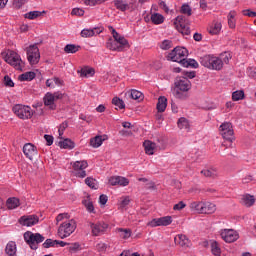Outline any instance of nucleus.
I'll return each instance as SVG.
<instances>
[{"label":"nucleus","mask_w":256,"mask_h":256,"mask_svg":"<svg viewBox=\"0 0 256 256\" xmlns=\"http://www.w3.org/2000/svg\"><path fill=\"white\" fill-rule=\"evenodd\" d=\"M231 61V54L224 52L219 56L209 54L200 58V64L202 67L209 69L210 71H221L223 66Z\"/></svg>","instance_id":"nucleus-1"},{"label":"nucleus","mask_w":256,"mask_h":256,"mask_svg":"<svg viewBox=\"0 0 256 256\" xmlns=\"http://www.w3.org/2000/svg\"><path fill=\"white\" fill-rule=\"evenodd\" d=\"M173 95L176 99H187V93L191 91V81L187 78H180L175 81Z\"/></svg>","instance_id":"nucleus-2"},{"label":"nucleus","mask_w":256,"mask_h":256,"mask_svg":"<svg viewBox=\"0 0 256 256\" xmlns=\"http://www.w3.org/2000/svg\"><path fill=\"white\" fill-rule=\"evenodd\" d=\"M1 55L2 59H4V61L8 63V65H11V67H14V69H16L17 71H23L25 63L21 59V55H19L17 52L13 50H8L6 52H2Z\"/></svg>","instance_id":"nucleus-3"},{"label":"nucleus","mask_w":256,"mask_h":256,"mask_svg":"<svg viewBox=\"0 0 256 256\" xmlns=\"http://www.w3.org/2000/svg\"><path fill=\"white\" fill-rule=\"evenodd\" d=\"M75 229H77V222L74 219L67 220L58 227V237L67 239V237H71L75 233Z\"/></svg>","instance_id":"nucleus-4"},{"label":"nucleus","mask_w":256,"mask_h":256,"mask_svg":"<svg viewBox=\"0 0 256 256\" xmlns=\"http://www.w3.org/2000/svg\"><path fill=\"white\" fill-rule=\"evenodd\" d=\"M27 55V61L30 65H37L41 61V52L37 44H30L24 48Z\"/></svg>","instance_id":"nucleus-5"},{"label":"nucleus","mask_w":256,"mask_h":256,"mask_svg":"<svg viewBox=\"0 0 256 256\" xmlns=\"http://www.w3.org/2000/svg\"><path fill=\"white\" fill-rule=\"evenodd\" d=\"M219 133L225 141H229L230 147L233 145V141H235V131L233 130V124L230 122H224L219 127Z\"/></svg>","instance_id":"nucleus-6"},{"label":"nucleus","mask_w":256,"mask_h":256,"mask_svg":"<svg viewBox=\"0 0 256 256\" xmlns=\"http://www.w3.org/2000/svg\"><path fill=\"white\" fill-rule=\"evenodd\" d=\"M24 241L29 244V247L33 250L38 248L39 243L45 241V237L40 233H33L31 231L24 233Z\"/></svg>","instance_id":"nucleus-7"},{"label":"nucleus","mask_w":256,"mask_h":256,"mask_svg":"<svg viewBox=\"0 0 256 256\" xmlns=\"http://www.w3.org/2000/svg\"><path fill=\"white\" fill-rule=\"evenodd\" d=\"M71 166L75 177H78L79 179H85V177H87V171H85V169L89 167L87 160L71 162Z\"/></svg>","instance_id":"nucleus-8"},{"label":"nucleus","mask_w":256,"mask_h":256,"mask_svg":"<svg viewBox=\"0 0 256 256\" xmlns=\"http://www.w3.org/2000/svg\"><path fill=\"white\" fill-rule=\"evenodd\" d=\"M12 111L19 119H31L33 117V109L27 105L16 104L13 106Z\"/></svg>","instance_id":"nucleus-9"},{"label":"nucleus","mask_w":256,"mask_h":256,"mask_svg":"<svg viewBox=\"0 0 256 256\" xmlns=\"http://www.w3.org/2000/svg\"><path fill=\"white\" fill-rule=\"evenodd\" d=\"M187 57V50L183 47H176L168 54V60L174 61V63H181L185 61Z\"/></svg>","instance_id":"nucleus-10"},{"label":"nucleus","mask_w":256,"mask_h":256,"mask_svg":"<svg viewBox=\"0 0 256 256\" xmlns=\"http://www.w3.org/2000/svg\"><path fill=\"white\" fill-rule=\"evenodd\" d=\"M63 95L64 94L61 92H47L43 98L45 107H49L52 111L57 109L55 101H59V99H62Z\"/></svg>","instance_id":"nucleus-11"},{"label":"nucleus","mask_w":256,"mask_h":256,"mask_svg":"<svg viewBox=\"0 0 256 256\" xmlns=\"http://www.w3.org/2000/svg\"><path fill=\"white\" fill-rule=\"evenodd\" d=\"M174 26L181 33L182 35H189L191 33V30L189 29V26L187 25V18L185 16L180 15L174 20Z\"/></svg>","instance_id":"nucleus-12"},{"label":"nucleus","mask_w":256,"mask_h":256,"mask_svg":"<svg viewBox=\"0 0 256 256\" xmlns=\"http://www.w3.org/2000/svg\"><path fill=\"white\" fill-rule=\"evenodd\" d=\"M173 223V217L164 216L160 218H154L147 223V227H169Z\"/></svg>","instance_id":"nucleus-13"},{"label":"nucleus","mask_w":256,"mask_h":256,"mask_svg":"<svg viewBox=\"0 0 256 256\" xmlns=\"http://www.w3.org/2000/svg\"><path fill=\"white\" fill-rule=\"evenodd\" d=\"M23 153L26 159H29V161H33L34 159H37V157H39V150L37 149V146H35L33 143L24 144Z\"/></svg>","instance_id":"nucleus-14"},{"label":"nucleus","mask_w":256,"mask_h":256,"mask_svg":"<svg viewBox=\"0 0 256 256\" xmlns=\"http://www.w3.org/2000/svg\"><path fill=\"white\" fill-rule=\"evenodd\" d=\"M220 237L225 243H235L239 239V232L233 229H223L220 231Z\"/></svg>","instance_id":"nucleus-15"},{"label":"nucleus","mask_w":256,"mask_h":256,"mask_svg":"<svg viewBox=\"0 0 256 256\" xmlns=\"http://www.w3.org/2000/svg\"><path fill=\"white\" fill-rule=\"evenodd\" d=\"M20 225L23 227H33V225H37L39 223V217L35 215L22 216L19 219Z\"/></svg>","instance_id":"nucleus-16"},{"label":"nucleus","mask_w":256,"mask_h":256,"mask_svg":"<svg viewBox=\"0 0 256 256\" xmlns=\"http://www.w3.org/2000/svg\"><path fill=\"white\" fill-rule=\"evenodd\" d=\"M110 29H111L113 39H115L116 43H118L122 51L123 49H125V47H129V41H127V39H125L124 36H121L119 33H117L115 28L110 27Z\"/></svg>","instance_id":"nucleus-17"},{"label":"nucleus","mask_w":256,"mask_h":256,"mask_svg":"<svg viewBox=\"0 0 256 256\" xmlns=\"http://www.w3.org/2000/svg\"><path fill=\"white\" fill-rule=\"evenodd\" d=\"M108 182L113 186H119V187H127L129 185V180L126 177L123 176H111L108 180Z\"/></svg>","instance_id":"nucleus-18"},{"label":"nucleus","mask_w":256,"mask_h":256,"mask_svg":"<svg viewBox=\"0 0 256 256\" xmlns=\"http://www.w3.org/2000/svg\"><path fill=\"white\" fill-rule=\"evenodd\" d=\"M223 29V24L219 21H213L207 27V31L210 35H220Z\"/></svg>","instance_id":"nucleus-19"},{"label":"nucleus","mask_w":256,"mask_h":256,"mask_svg":"<svg viewBox=\"0 0 256 256\" xmlns=\"http://www.w3.org/2000/svg\"><path fill=\"white\" fill-rule=\"evenodd\" d=\"M107 227H108L107 224L101 223V222L90 223V228H91L92 234L95 236L99 235L100 233H103V231H105L107 229Z\"/></svg>","instance_id":"nucleus-20"},{"label":"nucleus","mask_w":256,"mask_h":256,"mask_svg":"<svg viewBox=\"0 0 256 256\" xmlns=\"http://www.w3.org/2000/svg\"><path fill=\"white\" fill-rule=\"evenodd\" d=\"M255 196L251 194H244L241 196L240 203L244 207H253L255 205Z\"/></svg>","instance_id":"nucleus-21"},{"label":"nucleus","mask_w":256,"mask_h":256,"mask_svg":"<svg viewBox=\"0 0 256 256\" xmlns=\"http://www.w3.org/2000/svg\"><path fill=\"white\" fill-rule=\"evenodd\" d=\"M143 147L146 155H155V151H157V144L151 140H145Z\"/></svg>","instance_id":"nucleus-22"},{"label":"nucleus","mask_w":256,"mask_h":256,"mask_svg":"<svg viewBox=\"0 0 256 256\" xmlns=\"http://www.w3.org/2000/svg\"><path fill=\"white\" fill-rule=\"evenodd\" d=\"M217 211V205L213 202L209 201H203V209L202 213L205 215H212V213H215Z\"/></svg>","instance_id":"nucleus-23"},{"label":"nucleus","mask_w":256,"mask_h":256,"mask_svg":"<svg viewBox=\"0 0 256 256\" xmlns=\"http://www.w3.org/2000/svg\"><path fill=\"white\" fill-rule=\"evenodd\" d=\"M174 241L176 245H179L180 247H190L191 246V240L187 238L184 234H179L174 238Z\"/></svg>","instance_id":"nucleus-24"},{"label":"nucleus","mask_w":256,"mask_h":256,"mask_svg":"<svg viewBox=\"0 0 256 256\" xmlns=\"http://www.w3.org/2000/svg\"><path fill=\"white\" fill-rule=\"evenodd\" d=\"M237 11H230L227 16L228 26L230 29H235L237 27Z\"/></svg>","instance_id":"nucleus-25"},{"label":"nucleus","mask_w":256,"mask_h":256,"mask_svg":"<svg viewBox=\"0 0 256 256\" xmlns=\"http://www.w3.org/2000/svg\"><path fill=\"white\" fill-rule=\"evenodd\" d=\"M5 253L8 256H17V244L13 241L7 243Z\"/></svg>","instance_id":"nucleus-26"},{"label":"nucleus","mask_w":256,"mask_h":256,"mask_svg":"<svg viewBox=\"0 0 256 256\" xmlns=\"http://www.w3.org/2000/svg\"><path fill=\"white\" fill-rule=\"evenodd\" d=\"M106 47L110 51H118V52L123 51L121 49V46L119 45V43L115 39H113V38H109L108 39V41L106 42Z\"/></svg>","instance_id":"nucleus-27"},{"label":"nucleus","mask_w":256,"mask_h":256,"mask_svg":"<svg viewBox=\"0 0 256 256\" xmlns=\"http://www.w3.org/2000/svg\"><path fill=\"white\" fill-rule=\"evenodd\" d=\"M150 21H152L154 25H161L165 22V17L160 13L153 12L151 13Z\"/></svg>","instance_id":"nucleus-28"},{"label":"nucleus","mask_w":256,"mask_h":256,"mask_svg":"<svg viewBox=\"0 0 256 256\" xmlns=\"http://www.w3.org/2000/svg\"><path fill=\"white\" fill-rule=\"evenodd\" d=\"M107 139V136H96L90 140L91 147H94V149H97L103 145V141Z\"/></svg>","instance_id":"nucleus-29"},{"label":"nucleus","mask_w":256,"mask_h":256,"mask_svg":"<svg viewBox=\"0 0 256 256\" xmlns=\"http://www.w3.org/2000/svg\"><path fill=\"white\" fill-rule=\"evenodd\" d=\"M60 149H75V142L66 138L58 143Z\"/></svg>","instance_id":"nucleus-30"},{"label":"nucleus","mask_w":256,"mask_h":256,"mask_svg":"<svg viewBox=\"0 0 256 256\" xmlns=\"http://www.w3.org/2000/svg\"><path fill=\"white\" fill-rule=\"evenodd\" d=\"M165 109H167V97L160 96L158 98L157 111L159 113H165Z\"/></svg>","instance_id":"nucleus-31"},{"label":"nucleus","mask_w":256,"mask_h":256,"mask_svg":"<svg viewBox=\"0 0 256 256\" xmlns=\"http://www.w3.org/2000/svg\"><path fill=\"white\" fill-rule=\"evenodd\" d=\"M113 3L118 11L125 12L129 9V3H127L125 0H114Z\"/></svg>","instance_id":"nucleus-32"},{"label":"nucleus","mask_w":256,"mask_h":256,"mask_svg":"<svg viewBox=\"0 0 256 256\" xmlns=\"http://www.w3.org/2000/svg\"><path fill=\"white\" fill-rule=\"evenodd\" d=\"M127 95L130 99H134L135 101H143V93L141 91L132 89L127 92Z\"/></svg>","instance_id":"nucleus-33"},{"label":"nucleus","mask_w":256,"mask_h":256,"mask_svg":"<svg viewBox=\"0 0 256 256\" xmlns=\"http://www.w3.org/2000/svg\"><path fill=\"white\" fill-rule=\"evenodd\" d=\"M21 205V202L18 198L12 197L8 198L6 201L7 209H17Z\"/></svg>","instance_id":"nucleus-34"},{"label":"nucleus","mask_w":256,"mask_h":256,"mask_svg":"<svg viewBox=\"0 0 256 256\" xmlns=\"http://www.w3.org/2000/svg\"><path fill=\"white\" fill-rule=\"evenodd\" d=\"M82 204L84 205L88 213H95V206L93 205V201L89 196L82 201Z\"/></svg>","instance_id":"nucleus-35"},{"label":"nucleus","mask_w":256,"mask_h":256,"mask_svg":"<svg viewBox=\"0 0 256 256\" xmlns=\"http://www.w3.org/2000/svg\"><path fill=\"white\" fill-rule=\"evenodd\" d=\"M210 249H211L212 255L221 256V246H219V243H217V241L215 240L210 241Z\"/></svg>","instance_id":"nucleus-36"},{"label":"nucleus","mask_w":256,"mask_h":256,"mask_svg":"<svg viewBox=\"0 0 256 256\" xmlns=\"http://www.w3.org/2000/svg\"><path fill=\"white\" fill-rule=\"evenodd\" d=\"M78 73H80V77H93L95 69L85 66Z\"/></svg>","instance_id":"nucleus-37"},{"label":"nucleus","mask_w":256,"mask_h":256,"mask_svg":"<svg viewBox=\"0 0 256 256\" xmlns=\"http://www.w3.org/2000/svg\"><path fill=\"white\" fill-rule=\"evenodd\" d=\"M190 209L196 213H203V201H194L190 203Z\"/></svg>","instance_id":"nucleus-38"},{"label":"nucleus","mask_w":256,"mask_h":256,"mask_svg":"<svg viewBox=\"0 0 256 256\" xmlns=\"http://www.w3.org/2000/svg\"><path fill=\"white\" fill-rule=\"evenodd\" d=\"M37 77V74L35 72L30 71V72H25L19 76V81H33Z\"/></svg>","instance_id":"nucleus-39"},{"label":"nucleus","mask_w":256,"mask_h":256,"mask_svg":"<svg viewBox=\"0 0 256 256\" xmlns=\"http://www.w3.org/2000/svg\"><path fill=\"white\" fill-rule=\"evenodd\" d=\"M43 13H45V11H30V12H27L26 14H24V17L25 19H30V20H33V19H38V17H41V15H43Z\"/></svg>","instance_id":"nucleus-40"},{"label":"nucleus","mask_w":256,"mask_h":256,"mask_svg":"<svg viewBox=\"0 0 256 256\" xmlns=\"http://www.w3.org/2000/svg\"><path fill=\"white\" fill-rule=\"evenodd\" d=\"M183 67H192V69H198L199 63L195 59H185L182 62Z\"/></svg>","instance_id":"nucleus-41"},{"label":"nucleus","mask_w":256,"mask_h":256,"mask_svg":"<svg viewBox=\"0 0 256 256\" xmlns=\"http://www.w3.org/2000/svg\"><path fill=\"white\" fill-rule=\"evenodd\" d=\"M245 99V91L236 90L232 92V101H243Z\"/></svg>","instance_id":"nucleus-42"},{"label":"nucleus","mask_w":256,"mask_h":256,"mask_svg":"<svg viewBox=\"0 0 256 256\" xmlns=\"http://www.w3.org/2000/svg\"><path fill=\"white\" fill-rule=\"evenodd\" d=\"M79 49H81V46L79 45H75V44H67L64 47V51L68 54H73V53H77V51H79Z\"/></svg>","instance_id":"nucleus-43"},{"label":"nucleus","mask_w":256,"mask_h":256,"mask_svg":"<svg viewBox=\"0 0 256 256\" xmlns=\"http://www.w3.org/2000/svg\"><path fill=\"white\" fill-rule=\"evenodd\" d=\"M81 37L89 38L94 37V35H97V28L94 29H83L80 33Z\"/></svg>","instance_id":"nucleus-44"},{"label":"nucleus","mask_w":256,"mask_h":256,"mask_svg":"<svg viewBox=\"0 0 256 256\" xmlns=\"http://www.w3.org/2000/svg\"><path fill=\"white\" fill-rule=\"evenodd\" d=\"M129 203H131V198L129 196H122L119 199V208L120 209H125V207L129 206Z\"/></svg>","instance_id":"nucleus-45"},{"label":"nucleus","mask_w":256,"mask_h":256,"mask_svg":"<svg viewBox=\"0 0 256 256\" xmlns=\"http://www.w3.org/2000/svg\"><path fill=\"white\" fill-rule=\"evenodd\" d=\"M85 183L90 189H99V185L97 184V180L92 177H87L85 179Z\"/></svg>","instance_id":"nucleus-46"},{"label":"nucleus","mask_w":256,"mask_h":256,"mask_svg":"<svg viewBox=\"0 0 256 256\" xmlns=\"http://www.w3.org/2000/svg\"><path fill=\"white\" fill-rule=\"evenodd\" d=\"M201 173L202 175H204V177H215V175H217V169L215 168L203 169Z\"/></svg>","instance_id":"nucleus-47"},{"label":"nucleus","mask_w":256,"mask_h":256,"mask_svg":"<svg viewBox=\"0 0 256 256\" xmlns=\"http://www.w3.org/2000/svg\"><path fill=\"white\" fill-rule=\"evenodd\" d=\"M112 104L115 105V107H118V109H125V102L119 97H114L112 99Z\"/></svg>","instance_id":"nucleus-48"},{"label":"nucleus","mask_w":256,"mask_h":256,"mask_svg":"<svg viewBox=\"0 0 256 256\" xmlns=\"http://www.w3.org/2000/svg\"><path fill=\"white\" fill-rule=\"evenodd\" d=\"M178 127L179 129H189V120H187L186 118H180L178 120Z\"/></svg>","instance_id":"nucleus-49"},{"label":"nucleus","mask_w":256,"mask_h":256,"mask_svg":"<svg viewBox=\"0 0 256 256\" xmlns=\"http://www.w3.org/2000/svg\"><path fill=\"white\" fill-rule=\"evenodd\" d=\"M68 251H70V253H77V251H79V249H81V245L77 242L72 243V244H68Z\"/></svg>","instance_id":"nucleus-50"},{"label":"nucleus","mask_w":256,"mask_h":256,"mask_svg":"<svg viewBox=\"0 0 256 256\" xmlns=\"http://www.w3.org/2000/svg\"><path fill=\"white\" fill-rule=\"evenodd\" d=\"M3 83L5 87H15V82H13V79L9 75L4 76Z\"/></svg>","instance_id":"nucleus-51"},{"label":"nucleus","mask_w":256,"mask_h":256,"mask_svg":"<svg viewBox=\"0 0 256 256\" xmlns=\"http://www.w3.org/2000/svg\"><path fill=\"white\" fill-rule=\"evenodd\" d=\"M119 231L122 239H129V237H131V231L129 229L120 228Z\"/></svg>","instance_id":"nucleus-52"},{"label":"nucleus","mask_w":256,"mask_h":256,"mask_svg":"<svg viewBox=\"0 0 256 256\" xmlns=\"http://www.w3.org/2000/svg\"><path fill=\"white\" fill-rule=\"evenodd\" d=\"M181 13H183V15H187L188 17H190L192 13L191 6H189L188 4L182 5Z\"/></svg>","instance_id":"nucleus-53"},{"label":"nucleus","mask_w":256,"mask_h":256,"mask_svg":"<svg viewBox=\"0 0 256 256\" xmlns=\"http://www.w3.org/2000/svg\"><path fill=\"white\" fill-rule=\"evenodd\" d=\"M67 127H68L67 122H63L62 124H60L58 128V134L60 139H63V134L65 133V129H67Z\"/></svg>","instance_id":"nucleus-54"},{"label":"nucleus","mask_w":256,"mask_h":256,"mask_svg":"<svg viewBox=\"0 0 256 256\" xmlns=\"http://www.w3.org/2000/svg\"><path fill=\"white\" fill-rule=\"evenodd\" d=\"M55 245H57V240H53V239H47L43 243V247L45 249H49V247H55Z\"/></svg>","instance_id":"nucleus-55"},{"label":"nucleus","mask_w":256,"mask_h":256,"mask_svg":"<svg viewBox=\"0 0 256 256\" xmlns=\"http://www.w3.org/2000/svg\"><path fill=\"white\" fill-rule=\"evenodd\" d=\"M84 5L87 7H95L97 5H101L99 0H83Z\"/></svg>","instance_id":"nucleus-56"},{"label":"nucleus","mask_w":256,"mask_h":256,"mask_svg":"<svg viewBox=\"0 0 256 256\" xmlns=\"http://www.w3.org/2000/svg\"><path fill=\"white\" fill-rule=\"evenodd\" d=\"M185 207H187V204H185V202H183V201H180L173 206V210L174 211H183V209H185Z\"/></svg>","instance_id":"nucleus-57"},{"label":"nucleus","mask_w":256,"mask_h":256,"mask_svg":"<svg viewBox=\"0 0 256 256\" xmlns=\"http://www.w3.org/2000/svg\"><path fill=\"white\" fill-rule=\"evenodd\" d=\"M71 15H77L78 17H83L85 15V10L81 8H74L71 12Z\"/></svg>","instance_id":"nucleus-58"},{"label":"nucleus","mask_w":256,"mask_h":256,"mask_svg":"<svg viewBox=\"0 0 256 256\" xmlns=\"http://www.w3.org/2000/svg\"><path fill=\"white\" fill-rule=\"evenodd\" d=\"M108 201H109V197H107V195H104V194L100 195L99 204L101 205V207H105Z\"/></svg>","instance_id":"nucleus-59"},{"label":"nucleus","mask_w":256,"mask_h":256,"mask_svg":"<svg viewBox=\"0 0 256 256\" xmlns=\"http://www.w3.org/2000/svg\"><path fill=\"white\" fill-rule=\"evenodd\" d=\"M65 219H69L68 213H61L56 217L57 223H61V221H65Z\"/></svg>","instance_id":"nucleus-60"},{"label":"nucleus","mask_w":256,"mask_h":256,"mask_svg":"<svg viewBox=\"0 0 256 256\" xmlns=\"http://www.w3.org/2000/svg\"><path fill=\"white\" fill-rule=\"evenodd\" d=\"M172 45L173 44L170 40H164L161 44V49H164V50L171 49Z\"/></svg>","instance_id":"nucleus-61"},{"label":"nucleus","mask_w":256,"mask_h":256,"mask_svg":"<svg viewBox=\"0 0 256 256\" xmlns=\"http://www.w3.org/2000/svg\"><path fill=\"white\" fill-rule=\"evenodd\" d=\"M182 73L185 79H195V71H191V72L184 71Z\"/></svg>","instance_id":"nucleus-62"},{"label":"nucleus","mask_w":256,"mask_h":256,"mask_svg":"<svg viewBox=\"0 0 256 256\" xmlns=\"http://www.w3.org/2000/svg\"><path fill=\"white\" fill-rule=\"evenodd\" d=\"M242 13L245 17H256V12L251 11L249 9L248 10H243Z\"/></svg>","instance_id":"nucleus-63"},{"label":"nucleus","mask_w":256,"mask_h":256,"mask_svg":"<svg viewBox=\"0 0 256 256\" xmlns=\"http://www.w3.org/2000/svg\"><path fill=\"white\" fill-rule=\"evenodd\" d=\"M44 139H45L46 145H48V147H50V145H53V136L45 134Z\"/></svg>","instance_id":"nucleus-64"}]
</instances>
